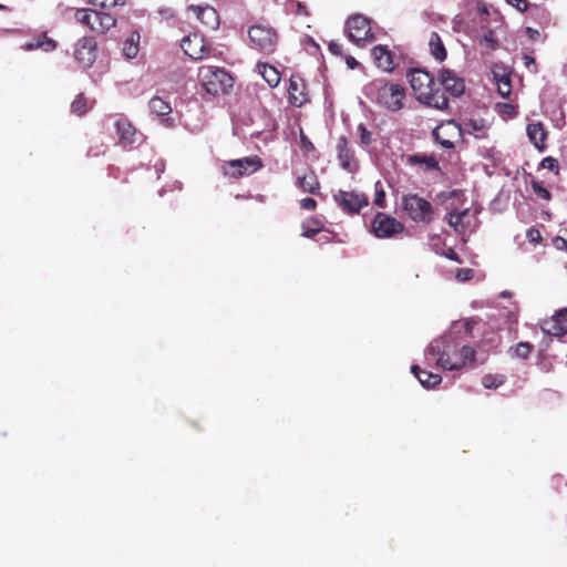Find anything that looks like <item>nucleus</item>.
I'll use <instances>...</instances> for the list:
<instances>
[{
  "mask_svg": "<svg viewBox=\"0 0 567 567\" xmlns=\"http://www.w3.org/2000/svg\"><path fill=\"white\" fill-rule=\"evenodd\" d=\"M91 107L92 103L83 93L78 94L71 103V112L78 116L84 115Z\"/></svg>",
  "mask_w": 567,
  "mask_h": 567,
  "instance_id": "nucleus-31",
  "label": "nucleus"
},
{
  "mask_svg": "<svg viewBox=\"0 0 567 567\" xmlns=\"http://www.w3.org/2000/svg\"><path fill=\"white\" fill-rule=\"evenodd\" d=\"M553 245L558 250H567V240L561 236H556L553 239Z\"/></svg>",
  "mask_w": 567,
  "mask_h": 567,
  "instance_id": "nucleus-51",
  "label": "nucleus"
},
{
  "mask_svg": "<svg viewBox=\"0 0 567 567\" xmlns=\"http://www.w3.org/2000/svg\"><path fill=\"white\" fill-rule=\"evenodd\" d=\"M89 4L99 8V11L111 10L116 6H125L126 0H87Z\"/></svg>",
  "mask_w": 567,
  "mask_h": 567,
  "instance_id": "nucleus-35",
  "label": "nucleus"
},
{
  "mask_svg": "<svg viewBox=\"0 0 567 567\" xmlns=\"http://www.w3.org/2000/svg\"><path fill=\"white\" fill-rule=\"evenodd\" d=\"M346 31L350 41L358 45L374 40L370 20L362 14L349 17L346 23Z\"/></svg>",
  "mask_w": 567,
  "mask_h": 567,
  "instance_id": "nucleus-7",
  "label": "nucleus"
},
{
  "mask_svg": "<svg viewBox=\"0 0 567 567\" xmlns=\"http://www.w3.org/2000/svg\"><path fill=\"white\" fill-rule=\"evenodd\" d=\"M300 207L306 210H315L317 208V202L311 197H306L300 200Z\"/></svg>",
  "mask_w": 567,
  "mask_h": 567,
  "instance_id": "nucleus-49",
  "label": "nucleus"
},
{
  "mask_svg": "<svg viewBox=\"0 0 567 567\" xmlns=\"http://www.w3.org/2000/svg\"><path fill=\"white\" fill-rule=\"evenodd\" d=\"M444 131H445L444 126H441V127L434 130L433 131L434 138L444 148H446V150L453 148L454 147V142L449 140V138H446V137H443L442 134H443Z\"/></svg>",
  "mask_w": 567,
  "mask_h": 567,
  "instance_id": "nucleus-40",
  "label": "nucleus"
},
{
  "mask_svg": "<svg viewBox=\"0 0 567 567\" xmlns=\"http://www.w3.org/2000/svg\"><path fill=\"white\" fill-rule=\"evenodd\" d=\"M347 64H348L351 69H353V68L358 64V62L355 61V59H354V58L350 56V58H348V59H347Z\"/></svg>",
  "mask_w": 567,
  "mask_h": 567,
  "instance_id": "nucleus-58",
  "label": "nucleus"
},
{
  "mask_svg": "<svg viewBox=\"0 0 567 567\" xmlns=\"http://www.w3.org/2000/svg\"><path fill=\"white\" fill-rule=\"evenodd\" d=\"M533 350L534 346L526 341L518 342L515 347L511 348L512 355L518 359H527Z\"/></svg>",
  "mask_w": 567,
  "mask_h": 567,
  "instance_id": "nucleus-33",
  "label": "nucleus"
},
{
  "mask_svg": "<svg viewBox=\"0 0 567 567\" xmlns=\"http://www.w3.org/2000/svg\"><path fill=\"white\" fill-rule=\"evenodd\" d=\"M523 60H524V64H525V66H526V68H528V69H529L530 66H533L532 72H536V71H537V70H536L535 59H534L533 56H530V55H528V54H525V55L523 56Z\"/></svg>",
  "mask_w": 567,
  "mask_h": 567,
  "instance_id": "nucleus-53",
  "label": "nucleus"
},
{
  "mask_svg": "<svg viewBox=\"0 0 567 567\" xmlns=\"http://www.w3.org/2000/svg\"><path fill=\"white\" fill-rule=\"evenodd\" d=\"M300 145L301 148L307 153L315 151L313 144L310 142V140L306 136V134L302 131L300 133Z\"/></svg>",
  "mask_w": 567,
  "mask_h": 567,
  "instance_id": "nucleus-48",
  "label": "nucleus"
},
{
  "mask_svg": "<svg viewBox=\"0 0 567 567\" xmlns=\"http://www.w3.org/2000/svg\"><path fill=\"white\" fill-rule=\"evenodd\" d=\"M484 43L491 49V50H496L498 48V41L495 39L494 37V32L492 30H488L485 34H484Z\"/></svg>",
  "mask_w": 567,
  "mask_h": 567,
  "instance_id": "nucleus-46",
  "label": "nucleus"
},
{
  "mask_svg": "<svg viewBox=\"0 0 567 567\" xmlns=\"http://www.w3.org/2000/svg\"><path fill=\"white\" fill-rule=\"evenodd\" d=\"M7 7L0 3V10H6Z\"/></svg>",
  "mask_w": 567,
  "mask_h": 567,
  "instance_id": "nucleus-60",
  "label": "nucleus"
},
{
  "mask_svg": "<svg viewBox=\"0 0 567 567\" xmlns=\"http://www.w3.org/2000/svg\"><path fill=\"white\" fill-rule=\"evenodd\" d=\"M371 227L378 238H391L404 230V225L401 221L385 213L375 214Z\"/></svg>",
  "mask_w": 567,
  "mask_h": 567,
  "instance_id": "nucleus-9",
  "label": "nucleus"
},
{
  "mask_svg": "<svg viewBox=\"0 0 567 567\" xmlns=\"http://www.w3.org/2000/svg\"><path fill=\"white\" fill-rule=\"evenodd\" d=\"M543 330L556 337L567 334V307L556 311L549 320H545Z\"/></svg>",
  "mask_w": 567,
  "mask_h": 567,
  "instance_id": "nucleus-16",
  "label": "nucleus"
},
{
  "mask_svg": "<svg viewBox=\"0 0 567 567\" xmlns=\"http://www.w3.org/2000/svg\"><path fill=\"white\" fill-rule=\"evenodd\" d=\"M540 166L550 172H554L556 175L559 173V164L558 161L551 156L545 157L540 162Z\"/></svg>",
  "mask_w": 567,
  "mask_h": 567,
  "instance_id": "nucleus-43",
  "label": "nucleus"
},
{
  "mask_svg": "<svg viewBox=\"0 0 567 567\" xmlns=\"http://www.w3.org/2000/svg\"><path fill=\"white\" fill-rule=\"evenodd\" d=\"M501 112L504 113V114H507L509 116H515L516 115L515 106L509 104V103H503L501 105Z\"/></svg>",
  "mask_w": 567,
  "mask_h": 567,
  "instance_id": "nucleus-52",
  "label": "nucleus"
},
{
  "mask_svg": "<svg viewBox=\"0 0 567 567\" xmlns=\"http://www.w3.org/2000/svg\"><path fill=\"white\" fill-rule=\"evenodd\" d=\"M473 274H474L473 269H470V268L458 269L456 272V278L461 281H467V280L472 279Z\"/></svg>",
  "mask_w": 567,
  "mask_h": 567,
  "instance_id": "nucleus-50",
  "label": "nucleus"
},
{
  "mask_svg": "<svg viewBox=\"0 0 567 567\" xmlns=\"http://www.w3.org/2000/svg\"><path fill=\"white\" fill-rule=\"evenodd\" d=\"M468 216V209L462 212H450L446 215L447 224L453 227L456 231H463L466 227L464 218Z\"/></svg>",
  "mask_w": 567,
  "mask_h": 567,
  "instance_id": "nucleus-30",
  "label": "nucleus"
},
{
  "mask_svg": "<svg viewBox=\"0 0 567 567\" xmlns=\"http://www.w3.org/2000/svg\"><path fill=\"white\" fill-rule=\"evenodd\" d=\"M526 237L533 244H539L543 239L540 231L535 227L527 229Z\"/></svg>",
  "mask_w": 567,
  "mask_h": 567,
  "instance_id": "nucleus-45",
  "label": "nucleus"
},
{
  "mask_svg": "<svg viewBox=\"0 0 567 567\" xmlns=\"http://www.w3.org/2000/svg\"><path fill=\"white\" fill-rule=\"evenodd\" d=\"M404 97L405 89L398 83L384 82L378 86L377 102L388 111H400L403 107Z\"/></svg>",
  "mask_w": 567,
  "mask_h": 567,
  "instance_id": "nucleus-6",
  "label": "nucleus"
},
{
  "mask_svg": "<svg viewBox=\"0 0 567 567\" xmlns=\"http://www.w3.org/2000/svg\"><path fill=\"white\" fill-rule=\"evenodd\" d=\"M257 69L270 87H276L280 82L279 71L267 62H258Z\"/></svg>",
  "mask_w": 567,
  "mask_h": 567,
  "instance_id": "nucleus-26",
  "label": "nucleus"
},
{
  "mask_svg": "<svg viewBox=\"0 0 567 567\" xmlns=\"http://www.w3.org/2000/svg\"><path fill=\"white\" fill-rule=\"evenodd\" d=\"M358 131L360 133V143L364 146L370 145L372 143L371 132L364 126V124H359Z\"/></svg>",
  "mask_w": 567,
  "mask_h": 567,
  "instance_id": "nucleus-44",
  "label": "nucleus"
},
{
  "mask_svg": "<svg viewBox=\"0 0 567 567\" xmlns=\"http://www.w3.org/2000/svg\"><path fill=\"white\" fill-rule=\"evenodd\" d=\"M371 55L379 69L385 72H391L395 69L393 53L388 49L386 45H375L371 51Z\"/></svg>",
  "mask_w": 567,
  "mask_h": 567,
  "instance_id": "nucleus-17",
  "label": "nucleus"
},
{
  "mask_svg": "<svg viewBox=\"0 0 567 567\" xmlns=\"http://www.w3.org/2000/svg\"><path fill=\"white\" fill-rule=\"evenodd\" d=\"M92 17H93V9L81 8V9H78L74 13L75 20L79 23H81L90 29L92 25Z\"/></svg>",
  "mask_w": 567,
  "mask_h": 567,
  "instance_id": "nucleus-38",
  "label": "nucleus"
},
{
  "mask_svg": "<svg viewBox=\"0 0 567 567\" xmlns=\"http://www.w3.org/2000/svg\"><path fill=\"white\" fill-rule=\"evenodd\" d=\"M506 2L517 9L519 12L527 11L529 7L528 0H506Z\"/></svg>",
  "mask_w": 567,
  "mask_h": 567,
  "instance_id": "nucleus-47",
  "label": "nucleus"
},
{
  "mask_svg": "<svg viewBox=\"0 0 567 567\" xmlns=\"http://www.w3.org/2000/svg\"><path fill=\"white\" fill-rule=\"evenodd\" d=\"M116 21L111 13L93 9L91 30L104 34L116 25Z\"/></svg>",
  "mask_w": 567,
  "mask_h": 567,
  "instance_id": "nucleus-19",
  "label": "nucleus"
},
{
  "mask_svg": "<svg viewBox=\"0 0 567 567\" xmlns=\"http://www.w3.org/2000/svg\"><path fill=\"white\" fill-rule=\"evenodd\" d=\"M527 34L530 39L536 40L539 37V32L537 30H534L532 28H527L526 30Z\"/></svg>",
  "mask_w": 567,
  "mask_h": 567,
  "instance_id": "nucleus-57",
  "label": "nucleus"
},
{
  "mask_svg": "<svg viewBox=\"0 0 567 567\" xmlns=\"http://www.w3.org/2000/svg\"><path fill=\"white\" fill-rule=\"evenodd\" d=\"M138 43H140V33L134 31L131 33L130 38L126 39V41L124 42L123 54L127 59H134L140 51Z\"/></svg>",
  "mask_w": 567,
  "mask_h": 567,
  "instance_id": "nucleus-29",
  "label": "nucleus"
},
{
  "mask_svg": "<svg viewBox=\"0 0 567 567\" xmlns=\"http://www.w3.org/2000/svg\"><path fill=\"white\" fill-rule=\"evenodd\" d=\"M148 107L153 114L161 117L168 116L172 113V106L169 102L157 95L150 100Z\"/></svg>",
  "mask_w": 567,
  "mask_h": 567,
  "instance_id": "nucleus-28",
  "label": "nucleus"
},
{
  "mask_svg": "<svg viewBox=\"0 0 567 567\" xmlns=\"http://www.w3.org/2000/svg\"><path fill=\"white\" fill-rule=\"evenodd\" d=\"M337 157L342 169L349 173H355L359 168V163L354 157L353 150L349 146V141L346 136H340L336 145Z\"/></svg>",
  "mask_w": 567,
  "mask_h": 567,
  "instance_id": "nucleus-14",
  "label": "nucleus"
},
{
  "mask_svg": "<svg viewBox=\"0 0 567 567\" xmlns=\"http://www.w3.org/2000/svg\"><path fill=\"white\" fill-rule=\"evenodd\" d=\"M181 47L184 53L193 60H202L210 52V48L205 44L204 38L198 33H192L184 38Z\"/></svg>",
  "mask_w": 567,
  "mask_h": 567,
  "instance_id": "nucleus-13",
  "label": "nucleus"
},
{
  "mask_svg": "<svg viewBox=\"0 0 567 567\" xmlns=\"http://www.w3.org/2000/svg\"><path fill=\"white\" fill-rule=\"evenodd\" d=\"M328 47L329 51L336 55L342 53V45L339 44L338 42L331 41Z\"/></svg>",
  "mask_w": 567,
  "mask_h": 567,
  "instance_id": "nucleus-55",
  "label": "nucleus"
},
{
  "mask_svg": "<svg viewBox=\"0 0 567 567\" xmlns=\"http://www.w3.org/2000/svg\"><path fill=\"white\" fill-rule=\"evenodd\" d=\"M426 355L435 359V363L443 370H460L463 368L457 359V346L449 339L433 340L427 349Z\"/></svg>",
  "mask_w": 567,
  "mask_h": 567,
  "instance_id": "nucleus-4",
  "label": "nucleus"
},
{
  "mask_svg": "<svg viewBox=\"0 0 567 567\" xmlns=\"http://www.w3.org/2000/svg\"><path fill=\"white\" fill-rule=\"evenodd\" d=\"M288 100L293 106L300 107L308 102L305 81L296 75H291L288 86Z\"/></svg>",
  "mask_w": 567,
  "mask_h": 567,
  "instance_id": "nucleus-15",
  "label": "nucleus"
},
{
  "mask_svg": "<svg viewBox=\"0 0 567 567\" xmlns=\"http://www.w3.org/2000/svg\"><path fill=\"white\" fill-rule=\"evenodd\" d=\"M487 128L488 125L484 118H467L460 124L458 132L468 134L477 133V137H483Z\"/></svg>",
  "mask_w": 567,
  "mask_h": 567,
  "instance_id": "nucleus-24",
  "label": "nucleus"
},
{
  "mask_svg": "<svg viewBox=\"0 0 567 567\" xmlns=\"http://www.w3.org/2000/svg\"><path fill=\"white\" fill-rule=\"evenodd\" d=\"M442 86V93L447 97L449 94L452 97L461 96L465 91V82L462 78L457 76L452 70L443 68L439 73V84Z\"/></svg>",
  "mask_w": 567,
  "mask_h": 567,
  "instance_id": "nucleus-12",
  "label": "nucleus"
},
{
  "mask_svg": "<svg viewBox=\"0 0 567 567\" xmlns=\"http://www.w3.org/2000/svg\"><path fill=\"white\" fill-rule=\"evenodd\" d=\"M190 9L196 13L203 24L215 30L219 25V17L217 11L209 6H192Z\"/></svg>",
  "mask_w": 567,
  "mask_h": 567,
  "instance_id": "nucleus-21",
  "label": "nucleus"
},
{
  "mask_svg": "<svg viewBox=\"0 0 567 567\" xmlns=\"http://www.w3.org/2000/svg\"><path fill=\"white\" fill-rule=\"evenodd\" d=\"M408 78L419 102L441 111L449 107V97L441 92L431 73L421 69H412Z\"/></svg>",
  "mask_w": 567,
  "mask_h": 567,
  "instance_id": "nucleus-1",
  "label": "nucleus"
},
{
  "mask_svg": "<svg viewBox=\"0 0 567 567\" xmlns=\"http://www.w3.org/2000/svg\"><path fill=\"white\" fill-rule=\"evenodd\" d=\"M527 135L530 142L539 151H543L546 147L545 141L547 137V131L545 130L544 125L540 122L528 124Z\"/></svg>",
  "mask_w": 567,
  "mask_h": 567,
  "instance_id": "nucleus-23",
  "label": "nucleus"
},
{
  "mask_svg": "<svg viewBox=\"0 0 567 567\" xmlns=\"http://www.w3.org/2000/svg\"><path fill=\"white\" fill-rule=\"evenodd\" d=\"M375 196H374V205L384 208L385 207V192L383 189V186L381 182H377L375 185Z\"/></svg>",
  "mask_w": 567,
  "mask_h": 567,
  "instance_id": "nucleus-42",
  "label": "nucleus"
},
{
  "mask_svg": "<svg viewBox=\"0 0 567 567\" xmlns=\"http://www.w3.org/2000/svg\"><path fill=\"white\" fill-rule=\"evenodd\" d=\"M249 47L262 55H271L279 43L277 30L268 24H254L248 28Z\"/></svg>",
  "mask_w": 567,
  "mask_h": 567,
  "instance_id": "nucleus-5",
  "label": "nucleus"
},
{
  "mask_svg": "<svg viewBox=\"0 0 567 567\" xmlns=\"http://www.w3.org/2000/svg\"><path fill=\"white\" fill-rule=\"evenodd\" d=\"M475 355L476 351L472 347L463 346L461 349V354H457L456 361H461L464 365L466 361L475 362Z\"/></svg>",
  "mask_w": 567,
  "mask_h": 567,
  "instance_id": "nucleus-41",
  "label": "nucleus"
},
{
  "mask_svg": "<svg viewBox=\"0 0 567 567\" xmlns=\"http://www.w3.org/2000/svg\"><path fill=\"white\" fill-rule=\"evenodd\" d=\"M429 48L431 54L439 61L443 62L447 56L445 45L437 32H432L429 39Z\"/></svg>",
  "mask_w": 567,
  "mask_h": 567,
  "instance_id": "nucleus-27",
  "label": "nucleus"
},
{
  "mask_svg": "<svg viewBox=\"0 0 567 567\" xmlns=\"http://www.w3.org/2000/svg\"><path fill=\"white\" fill-rule=\"evenodd\" d=\"M56 42L49 38L47 32H43L37 37H34L31 41L24 43L22 49L24 51H33V50H43L44 52H51L55 50Z\"/></svg>",
  "mask_w": 567,
  "mask_h": 567,
  "instance_id": "nucleus-22",
  "label": "nucleus"
},
{
  "mask_svg": "<svg viewBox=\"0 0 567 567\" xmlns=\"http://www.w3.org/2000/svg\"><path fill=\"white\" fill-rule=\"evenodd\" d=\"M530 186H532L533 192L535 193V195L538 198H542L544 200H550L551 199L550 192L543 185L542 182L533 181Z\"/></svg>",
  "mask_w": 567,
  "mask_h": 567,
  "instance_id": "nucleus-39",
  "label": "nucleus"
},
{
  "mask_svg": "<svg viewBox=\"0 0 567 567\" xmlns=\"http://www.w3.org/2000/svg\"><path fill=\"white\" fill-rule=\"evenodd\" d=\"M115 128L123 145H132L137 141V131L127 118L116 120Z\"/></svg>",
  "mask_w": 567,
  "mask_h": 567,
  "instance_id": "nucleus-20",
  "label": "nucleus"
},
{
  "mask_svg": "<svg viewBox=\"0 0 567 567\" xmlns=\"http://www.w3.org/2000/svg\"><path fill=\"white\" fill-rule=\"evenodd\" d=\"M506 381L504 374H486L482 379V384L486 389H497Z\"/></svg>",
  "mask_w": 567,
  "mask_h": 567,
  "instance_id": "nucleus-34",
  "label": "nucleus"
},
{
  "mask_svg": "<svg viewBox=\"0 0 567 567\" xmlns=\"http://www.w3.org/2000/svg\"><path fill=\"white\" fill-rule=\"evenodd\" d=\"M465 329H466V331H467V332H471V330H472V323H471L470 321H466V322H465Z\"/></svg>",
  "mask_w": 567,
  "mask_h": 567,
  "instance_id": "nucleus-59",
  "label": "nucleus"
},
{
  "mask_svg": "<svg viewBox=\"0 0 567 567\" xmlns=\"http://www.w3.org/2000/svg\"><path fill=\"white\" fill-rule=\"evenodd\" d=\"M296 7H297L296 14L309 16V12L303 3L297 1Z\"/></svg>",
  "mask_w": 567,
  "mask_h": 567,
  "instance_id": "nucleus-56",
  "label": "nucleus"
},
{
  "mask_svg": "<svg viewBox=\"0 0 567 567\" xmlns=\"http://www.w3.org/2000/svg\"><path fill=\"white\" fill-rule=\"evenodd\" d=\"M410 161H411L412 163H421V164H424V165H425V168H426L427 171L440 169L439 162L436 161V158H435L434 156H426V155L420 156V155H413V156H411Z\"/></svg>",
  "mask_w": 567,
  "mask_h": 567,
  "instance_id": "nucleus-37",
  "label": "nucleus"
},
{
  "mask_svg": "<svg viewBox=\"0 0 567 567\" xmlns=\"http://www.w3.org/2000/svg\"><path fill=\"white\" fill-rule=\"evenodd\" d=\"M198 79L205 91L214 96L228 93L234 85L233 76L224 68L214 65H202Z\"/></svg>",
  "mask_w": 567,
  "mask_h": 567,
  "instance_id": "nucleus-3",
  "label": "nucleus"
},
{
  "mask_svg": "<svg viewBox=\"0 0 567 567\" xmlns=\"http://www.w3.org/2000/svg\"><path fill=\"white\" fill-rule=\"evenodd\" d=\"M411 372L417 378V380L420 381V383L424 386V388H434L436 386L437 384L441 383L442 381V378L440 374L437 373H432V372H429V371H425V370H422L419 365L416 364H413L411 367Z\"/></svg>",
  "mask_w": 567,
  "mask_h": 567,
  "instance_id": "nucleus-25",
  "label": "nucleus"
},
{
  "mask_svg": "<svg viewBox=\"0 0 567 567\" xmlns=\"http://www.w3.org/2000/svg\"><path fill=\"white\" fill-rule=\"evenodd\" d=\"M321 230V224L319 220L312 218L302 224V236L307 238L315 237Z\"/></svg>",
  "mask_w": 567,
  "mask_h": 567,
  "instance_id": "nucleus-36",
  "label": "nucleus"
},
{
  "mask_svg": "<svg viewBox=\"0 0 567 567\" xmlns=\"http://www.w3.org/2000/svg\"><path fill=\"white\" fill-rule=\"evenodd\" d=\"M97 56V43L93 37H83L74 49L76 62L84 69L90 68Z\"/></svg>",
  "mask_w": 567,
  "mask_h": 567,
  "instance_id": "nucleus-11",
  "label": "nucleus"
},
{
  "mask_svg": "<svg viewBox=\"0 0 567 567\" xmlns=\"http://www.w3.org/2000/svg\"><path fill=\"white\" fill-rule=\"evenodd\" d=\"M337 205L347 214H359L360 210L368 206L369 199L365 194L354 190H339L333 196Z\"/></svg>",
  "mask_w": 567,
  "mask_h": 567,
  "instance_id": "nucleus-10",
  "label": "nucleus"
},
{
  "mask_svg": "<svg viewBox=\"0 0 567 567\" xmlns=\"http://www.w3.org/2000/svg\"><path fill=\"white\" fill-rule=\"evenodd\" d=\"M445 257L449 258L450 260L456 261L458 264L462 262L460 256L457 255V252L453 248H449L445 251Z\"/></svg>",
  "mask_w": 567,
  "mask_h": 567,
  "instance_id": "nucleus-54",
  "label": "nucleus"
},
{
  "mask_svg": "<svg viewBox=\"0 0 567 567\" xmlns=\"http://www.w3.org/2000/svg\"><path fill=\"white\" fill-rule=\"evenodd\" d=\"M494 78L497 83V91L502 97H509L512 92V83L508 74H502L501 76L494 71Z\"/></svg>",
  "mask_w": 567,
  "mask_h": 567,
  "instance_id": "nucleus-32",
  "label": "nucleus"
},
{
  "mask_svg": "<svg viewBox=\"0 0 567 567\" xmlns=\"http://www.w3.org/2000/svg\"><path fill=\"white\" fill-rule=\"evenodd\" d=\"M296 185L303 192L312 195L320 194V182L316 172L311 168L305 169L297 176Z\"/></svg>",
  "mask_w": 567,
  "mask_h": 567,
  "instance_id": "nucleus-18",
  "label": "nucleus"
},
{
  "mask_svg": "<svg viewBox=\"0 0 567 567\" xmlns=\"http://www.w3.org/2000/svg\"><path fill=\"white\" fill-rule=\"evenodd\" d=\"M262 166V163L257 156H248L239 159L228 161L223 165V173L225 176L238 179L245 175H249Z\"/></svg>",
  "mask_w": 567,
  "mask_h": 567,
  "instance_id": "nucleus-8",
  "label": "nucleus"
},
{
  "mask_svg": "<svg viewBox=\"0 0 567 567\" xmlns=\"http://www.w3.org/2000/svg\"><path fill=\"white\" fill-rule=\"evenodd\" d=\"M401 210L412 221L425 226L432 224L436 215L434 206L415 193L404 194L401 197Z\"/></svg>",
  "mask_w": 567,
  "mask_h": 567,
  "instance_id": "nucleus-2",
  "label": "nucleus"
}]
</instances>
